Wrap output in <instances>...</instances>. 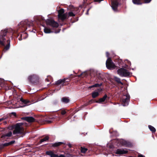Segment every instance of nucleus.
<instances>
[{"instance_id": "nucleus-42", "label": "nucleus", "mask_w": 157, "mask_h": 157, "mask_svg": "<svg viewBox=\"0 0 157 157\" xmlns=\"http://www.w3.org/2000/svg\"><path fill=\"white\" fill-rule=\"evenodd\" d=\"M95 101L93 99H91L90 100L88 101V102L89 103V104H92V103H94V102H96V101Z\"/></svg>"}, {"instance_id": "nucleus-30", "label": "nucleus", "mask_w": 157, "mask_h": 157, "mask_svg": "<svg viewBox=\"0 0 157 157\" xmlns=\"http://www.w3.org/2000/svg\"><path fill=\"white\" fill-rule=\"evenodd\" d=\"M49 137L48 136H45V137L43 138V139H41L40 140V143H42L43 142L46 141L47 140H48L49 139Z\"/></svg>"}, {"instance_id": "nucleus-16", "label": "nucleus", "mask_w": 157, "mask_h": 157, "mask_svg": "<svg viewBox=\"0 0 157 157\" xmlns=\"http://www.w3.org/2000/svg\"><path fill=\"white\" fill-rule=\"evenodd\" d=\"M128 152V151L126 150H124V149H117L115 152V153L118 155H122L127 154Z\"/></svg>"}, {"instance_id": "nucleus-3", "label": "nucleus", "mask_w": 157, "mask_h": 157, "mask_svg": "<svg viewBox=\"0 0 157 157\" xmlns=\"http://www.w3.org/2000/svg\"><path fill=\"white\" fill-rule=\"evenodd\" d=\"M29 82L32 84H37L39 82V78L38 76L36 74L30 75L28 78Z\"/></svg>"}, {"instance_id": "nucleus-33", "label": "nucleus", "mask_w": 157, "mask_h": 157, "mask_svg": "<svg viewBox=\"0 0 157 157\" xmlns=\"http://www.w3.org/2000/svg\"><path fill=\"white\" fill-rule=\"evenodd\" d=\"M44 32L46 33H49L52 32L50 29L47 28H44Z\"/></svg>"}, {"instance_id": "nucleus-45", "label": "nucleus", "mask_w": 157, "mask_h": 157, "mask_svg": "<svg viewBox=\"0 0 157 157\" xmlns=\"http://www.w3.org/2000/svg\"><path fill=\"white\" fill-rule=\"evenodd\" d=\"M4 84L2 82H0V87H2L4 86Z\"/></svg>"}, {"instance_id": "nucleus-53", "label": "nucleus", "mask_w": 157, "mask_h": 157, "mask_svg": "<svg viewBox=\"0 0 157 157\" xmlns=\"http://www.w3.org/2000/svg\"><path fill=\"white\" fill-rule=\"evenodd\" d=\"M85 106H87L88 105H90L89 103L88 102H87V103H86L85 104H84Z\"/></svg>"}, {"instance_id": "nucleus-5", "label": "nucleus", "mask_w": 157, "mask_h": 157, "mask_svg": "<svg viewBox=\"0 0 157 157\" xmlns=\"http://www.w3.org/2000/svg\"><path fill=\"white\" fill-rule=\"evenodd\" d=\"M117 73L121 76L127 77L129 76L130 73L128 71L124 68H122L117 70Z\"/></svg>"}, {"instance_id": "nucleus-48", "label": "nucleus", "mask_w": 157, "mask_h": 157, "mask_svg": "<svg viewBox=\"0 0 157 157\" xmlns=\"http://www.w3.org/2000/svg\"><path fill=\"white\" fill-rule=\"evenodd\" d=\"M98 92H100L102 90V89L101 88H99L98 89Z\"/></svg>"}, {"instance_id": "nucleus-8", "label": "nucleus", "mask_w": 157, "mask_h": 157, "mask_svg": "<svg viewBox=\"0 0 157 157\" xmlns=\"http://www.w3.org/2000/svg\"><path fill=\"white\" fill-rule=\"evenodd\" d=\"M106 65L107 68L109 69L114 68L115 67V65L110 58H108L106 60Z\"/></svg>"}, {"instance_id": "nucleus-27", "label": "nucleus", "mask_w": 157, "mask_h": 157, "mask_svg": "<svg viewBox=\"0 0 157 157\" xmlns=\"http://www.w3.org/2000/svg\"><path fill=\"white\" fill-rule=\"evenodd\" d=\"M132 2L135 4L141 5L142 4L141 0H132Z\"/></svg>"}, {"instance_id": "nucleus-37", "label": "nucleus", "mask_w": 157, "mask_h": 157, "mask_svg": "<svg viewBox=\"0 0 157 157\" xmlns=\"http://www.w3.org/2000/svg\"><path fill=\"white\" fill-rule=\"evenodd\" d=\"M59 113L62 115H64L67 112L65 109H61L59 110Z\"/></svg>"}, {"instance_id": "nucleus-20", "label": "nucleus", "mask_w": 157, "mask_h": 157, "mask_svg": "<svg viewBox=\"0 0 157 157\" xmlns=\"http://www.w3.org/2000/svg\"><path fill=\"white\" fill-rule=\"evenodd\" d=\"M113 79L118 84H121L122 85H123L124 84L121 81L120 78L116 76H114Z\"/></svg>"}, {"instance_id": "nucleus-15", "label": "nucleus", "mask_w": 157, "mask_h": 157, "mask_svg": "<svg viewBox=\"0 0 157 157\" xmlns=\"http://www.w3.org/2000/svg\"><path fill=\"white\" fill-rule=\"evenodd\" d=\"M118 5L119 3L116 0L112 1V7L114 11L116 10H117Z\"/></svg>"}, {"instance_id": "nucleus-1", "label": "nucleus", "mask_w": 157, "mask_h": 157, "mask_svg": "<svg viewBox=\"0 0 157 157\" xmlns=\"http://www.w3.org/2000/svg\"><path fill=\"white\" fill-rule=\"evenodd\" d=\"M8 31L7 29L2 30L0 33V46L4 47L3 52L8 50L10 46V39L8 36Z\"/></svg>"}, {"instance_id": "nucleus-17", "label": "nucleus", "mask_w": 157, "mask_h": 157, "mask_svg": "<svg viewBox=\"0 0 157 157\" xmlns=\"http://www.w3.org/2000/svg\"><path fill=\"white\" fill-rule=\"evenodd\" d=\"M109 97H108L107 94H105L102 98H100L98 101H96V102L101 103L103 102H104L106 99L107 100H109Z\"/></svg>"}, {"instance_id": "nucleus-55", "label": "nucleus", "mask_w": 157, "mask_h": 157, "mask_svg": "<svg viewBox=\"0 0 157 157\" xmlns=\"http://www.w3.org/2000/svg\"><path fill=\"white\" fill-rule=\"evenodd\" d=\"M12 114L13 115H14V116H16V114L15 113H14V112H13V113H12Z\"/></svg>"}, {"instance_id": "nucleus-28", "label": "nucleus", "mask_w": 157, "mask_h": 157, "mask_svg": "<svg viewBox=\"0 0 157 157\" xmlns=\"http://www.w3.org/2000/svg\"><path fill=\"white\" fill-rule=\"evenodd\" d=\"M80 150L81 153H85L88 150V149L84 147H80Z\"/></svg>"}, {"instance_id": "nucleus-10", "label": "nucleus", "mask_w": 157, "mask_h": 157, "mask_svg": "<svg viewBox=\"0 0 157 157\" xmlns=\"http://www.w3.org/2000/svg\"><path fill=\"white\" fill-rule=\"evenodd\" d=\"M130 100V96L128 95H124L122 99V103L123 105L126 106L128 105Z\"/></svg>"}, {"instance_id": "nucleus-43", "label": "nucleus", "mask_w": 157, "mask_h": 157, "mask_svg": "<svg viewBox=\"0 0 157 157\" xmlns=\"http://www.w3.org/2000/svg\"><path fill=\"white\" fill-rule=\"evenodd\" d=\"M48 78L45 79V80L47 82L50 81V79H51V77L50 76H48Z\"/></svg>"}, {"instance_id": "nucleus-46", "label": "nucleus", "mask_w": 157, "mask_h": 157, "mask_svg": "<svg viewBox=\"0 0 157 157\" xmlns=\"http://www.w3.org/2000/svg\"><path fill=\"white\" fill-rule=\"evenodd\" d=\"M60 29H58L55 32V33H59L60 32Z\"/></svg>"}, {"instance_id": "nucleus-24", "label": "nucleus", "mask_w": 157, "mask_h": 157, "mask_svg": "<svg viewBox=\"0 0 157 157\" xmlns=\"http://www.w3.org/2000/svg\"><path fill=\"white\" fill-rule=\"evenodd\" d=\"M58 17L59 19H60L62 21H63L67 18V15L65 14L59 15Z\"/></svg>"}, {"instance_id": "nucleus-32", "label": "nucleus", "mask_w": 157, "mask_h": 157, "mask_svg": "<svg viewBox=\"0 0 157 157\" xmlns=\"http://www.w3.org/2000/svg\"><path fill=\"white\" fill-rule=\"evenodd\" d=\"M99 93L98 92H94L92 94V96L93 98H95L99 95Z\"/></svg>"}, {"instance_id": "nucleus-18", "label": "nucleus", "mask_w": 157, "mask_h": 157, "mask_svg": "<svg viewBox=\"0 0 157 157\" xmlns=\"http://www.w3.org/2000/svg\"><path fill=\"white\" fill-rule=\"evenodd\" d=\"M19 100L21 102L22 104L24 105L22 106L23 107L28 105L29 104H28L30 103L29 101L24 99L22 97L21 98H19Z\"/></svg>"}, {"instance_id": "nucleus-13", "label": "nucleus", "mask_w": 157, "mask_h": 157, "mask_svg": "<svg viewBox=\"0 0 157 157\" xmlns=\"http://www.w3.org/2000/svg\"><path fill=\"white\" fill-rule=\"evenodd\" d=\"M21 119L29 122H33L35 121V119L32 117H26L21 118Z\"/></svg>"}, {"instance_id": "nucleus-57", "label": "nucleus", "mask_w": 157, "mask_h": 157, "mask_svg": "<svg viewBox=\"0 0 157 157\" xmlns=\"http://www.w3.org/2000/svg\"><path fill=\"white\" fill-rule=\"evenodd\" d=\"M3 123H4V124H7V122L6 121H5Z\"/></svg>"}, {"instance_id": "nucleus-49", "label": "nucleus", "mask_w": 157, "mask_h": 157, "mask_svg": "<svg viewBox=\"0 0 157 157\" xmlns=\"http://www.w3.org/2000/svg\"><path fill=\"white\" fill-rule=\"evenodd\" d=\"M138 157H144V156L140 154L138 155Z\"/></svg>"}, {"instance_id": "nucleus-41", "label": "nucleus", "mask_w": 157, "mask_h": 157, "mask_svg": "<svg viewBox=\"0 0 157 157\" xmlns=\"http://www.w3.org/2000/svg\"><path fill=\"white\" fill-rule=\"evenodd\" d=\"M6 147V146H4V144H0V150H2L5 147Z\"/></svg>"}, {"instance_id": "nucleus-25", "label": "nucleus", "mask_w": 157, "mask_h": 157, "mask_svg": "<svg viewBox=\"0 0 157 157\" xmlns=\"http://www.w3.org/2000/svg\"><path fill=\"white\" fill-rule=\"evenodd\" d=\"M15 143V141L14 140L10 141L8 143H6L4 144V146L6 147L10 145H12L14 144Z\"/></svg>"}, {"instance_id": "nucleus-58", "label": "nucleus", "mask_w": 157, "mask_h": 157, "mask_svg": "<svg viewBox=\"0 0 157 157\" xmlns=\"http://www.w3.org/2000/svg\"><path fill=\"white\" fill-rule=\"evenodd\" d=\"M36 31V30H34V29H33V31H32V32H33V33H35V31Z\"/></svg>"}, {"instance_id": "nucleus-47", "label": "nucleus", "mask_w": 157, "mask_h": 157, "mask_svg": "<svg viewBox=\"0 0 157 157\" xmlns=\"http://www.w3.org/2000/svg\"><path fill=\"white\" fill-rule=\"evenodd\" d=\"M90 8H89L87 10V11L86 13V15H88L89 14V10H90Z\"/></svg>"}, {"instance_id": "nucleus-6", "label": "nucleus", "mask_w": 157, "mask_h": 157, "mask_svg": "<svg viewBox=\"0 0 157 157\" xmlns=\"http://www.w3.org/2000/svg\"><path fill=\"white\" fill-rule=\"evenodd\" d=\"M117 73L121 76L127 77L129 76L130 73L128 71L124 68H122L117 70Z\"/></svg>"}, {"instance_id": "nucleus-9", "label": "nucleus", "mask_w": 157, "mask_h": 157, "mask_svg": "<svg viewBox=\"0 0 157 157\" xmlns=\"http://www.w3.org/2000/svg\"><path fill=\"white\" fill-rule=\"evenodd\" d=\"M46 22L48 24L53 28H57L59 26L58 23L53 20L48 19Z\"/></svg>"}, {"instance_id": "nucleus-12", "label": "nucleus", "mask_w": 157, "mask_h": 157, "mask_svg": "<svg viewBox=\"0 0 157 157\" xmlns=\"http://www.w3.org/2000/svg\"><path fill=\"white\" fill-rule=\"evenodd\" d=\"M55 118L52 116H46L44 119V121L47 123L50 124L52 122Z\"/></svg>"}, {"instance_id": "nucleus-56", "label": "nucleus", "mask_w": 157, "mask_h": 157, "mask_svg": "<svg viewBox=\"0 0 157 157\" xmlns=\"http://www.w3.org/2000/svg\"><path fill=\"white\" fill-rule=\"evenodd\" d=\"M4 119L3 118H0V122L2 121Z\"/></svg>"}, {"instance_id": "nucleus-35", "label": "nucleus", "mask_w": 157, "mask_h": 157, "mask_svg": "<svg viewBox=\"0 0 157 157\" xmlns=\"http://www.w3.org/2000/svg\"><path fill=\"white\" fill-rule=\"evenodd\" d=\"M69 149L67 150H66L65 152V157H71V155L68 152Z\"/></svg>"}, {"instance_id": "nucleus-36", "label": "nucleus", "mask_w": 157, "mask_h": 157, "mask_svg": "<svg viewBox=\"0 0 157 157\" xmlns=\"http://www.w3.org/2000/svg\"><path fill=\"white\" fill-rule=\"evenodd\" d=\"M64 10L63 9H61L59 10L58 11V16H59V15H62L63 14V13H64Z\"/></svg>"}, {"instance_id": "nucleus-23", "label": "nucleus", "mask_w": 157, "mask_h": 157, "mask_svg": "<svg viewBox=\"0 0 157 157\" xmlns=\"http://www.w3.org/2000/svg\"><path fill=\"white\" fill-rule=\"evenodd\" d=\"M120 144L123 145L129 146V143L125 140H121L120 141Z\"/></svg>"}, {"instance_id": "nucleus-14", "label": "nucleus", "mask_w": 157, "mask_h": 157, "mask_svg": "<svg viewBox=\"0 0 157 157\" xmlns=\"http://www.w3.org/2000/svg\"><path fill=\"white\" fill-rule=\"evenodd\" d=\"M12 132L11 131H9L8 132L5 133L2 135L1 137L3 139H7L8 138L12 136Z\"/></svg>"}, {"instance_id": "nucleus-31", "label": "nucleus", "mask_w": 157, "mask_h": 157, "mask_svg": "<svg viewBox=\"0 0 157 157\" xmlns=\"http://www.w3.org/2000/svg\"><path fill=\"white\" fill-rule=\"evenodd\" d=\"M102 85V83H101L100 84L98 83H96L94 85L91 86H89V88H91L94 87H99L101 86Z\"/></svg>"}, {"instance_id": "nucleus-22", "label": "nucleus", "mask_w": 157, "mask_h": 157, "mask_svg": "<svg viewBox=\"0 0 157 157\" xmlns=\"http://www.w3.org/2000/svg\"><path fill=\"white\" fill-rule=\"evenodd\" d=\"M64 143L62 142H56L54 144H51V146L53 147H57Z\"/></svg>"}, {"instance_id": "nucleus-44", "label": "nucleus", "mask_w": 157, "mask_h": 157, "mask_svg": "<svg viewBox=\"0 0 157 157\" xmlns=\"http://www.w3.org/2000/svg\"><path fill=\"white\" fill-rule=\"evenodd\" d=\"M151 1V0H144V3H149Z\"/></svg>"}, {"instance_id": "nucleus-54", "label": "nucleus", "mask_w": 157, "mask_h": 157, "mask_svg": "<svg viewBox=\"0 0 157 157\" xmlns=\"http://www.w3.org/2000/svg\"><path fill=\"white\" fill-rule=\"evenodd\" d=\"M85 106H87L88 105H90L89 103L88 102H87V103H86L85 104H84Z\"/></svg>"}, {"instance_id": "nucleus-19", "label": "nucleus", "mask_w": 157, "mask_h": 157, "mask_svg": "<svg viewBox=\"0 0 157 157\" xmlns=\"http://www.w3.org/2000/svg\"><path fill=\"white\" fill-rule=\"evenodd\" d=\"M46 154L47 155L50 156V157H58V155L54 154V152L52 151H46Z\"/></svg>"}, {"instance_id": "nucleus-7", "label": "nucleus", "mask_w": 157, "mask_h": 157, "mask_svg": "<svg viewBox=\"0 0 157 157\" xmlns=\"http://www.w3.org/2000/svg\"><path fill=\"white\" fill-rule=\"evenodd\" d=\"M65 79H60L57 81L55 82V85L56 86V88L59 87L58 90H59L61 86H66L68 85V83H65Z\"/></svg>"}, {"instance_id": "nucleus-29", "label": "nucleus", "mask_w": 157, "mask_h": 157, "mask_svg": "<svg viewBox=\"0 0 157 157\" xmlns=\"http://www.w3.org/2000/svg\"><path fill=\"white\" fill-rule=\"evenodd\" d=\"M148 128L152 132V133H155L156 131L155 128L151 125H148Z\"/></svg>"}, {"instance_id": "nucleus-21", "label": "nucleus", "mask_w": 157, "mask_h": 157, "mask_svg": "<svg viewBox=\"0 0 157 157\" xmlns=\"http://www.w3.org/2000/svg\"><path fill=\"white\" fill-rule=\"evenodd\" d=\"M61 101L64 104H67L70 102V100L68 97H63L61 98Z\"/></svg>"}, {"instance_id": "nucleus-51", "label": "nucleus", "mask_w": 157, "mask_h": 157, "mask_svg": "<svg viewBox=\"0 0 157 157\" xmlns=\"http://www.w3.org/2000/svg\"><path fill=\"white\" fill-rule=\"evenodd\" d=\"M58 157H65L64 155L61 154L59 155V156H58Z\"/></svg>"}, {"instance_id": "nucleus-4", "label": "nucleus", "mask_w": 157, "mask_h": 157, "mask_svg": "<svg viewBox=\"0 0 157 157\" xmlns=\"http://www.w3.org/2000/svg\"><path fill=\"white\" fill-rule=\"evenodd\" d=\"M22 124L17 123L14 125V130L13 132V134L16 135L19 133H21L23 131V128L21 127Z\"/></svg>"}, {"instance_id": "nucleus-34", "label": "nucleus", "mask_w": 157, "mask_h": 157, "mask_svg": "<svg viewBox=\"0 0 157 157\" xmlns=\"http://www.w3.org/2000/svg\"><path fill=\"white\" fill-rule=\"evenodd\" d=\"M29 22H31V25L29 26V25L27 26V28L28 29H28V31L30 32H32L33 31V29L32 26H31L32 25V22L30 21H29Z\"/></svg>"}, {"instance_id": "nucleus-38", "label": "nucleus", "mask_w": 157, "mask_h": 157, "mask_svg": "<svg viewBox=\"0 0 157 157\" xmlns=\"http://www.w3.org/2000/svg\"><path fill=\"white\" fill-rule=\"evenodd\" d=\"M64 79H65V83H68V82H70L71 80L70 78H64Z\"/></svg>"}, {"instance_id": "nucleus-26", "label": "nucleus", "mask_w": 157, "mask_h": 157, "mask_svg": "<svg viewBox=\"0 0 157 157\" xmlns=\"http://www.w3.org/2000/svg\"><path fill=\"white\" fill-rule=\"evenodd\" d=\"M36 19L39 22H41L42 21H44V17L42 16H39L36 17Z\"/></svg>"}, {"instance_id": "nucleus-11", "label": "nucleus", "mask_w": 157, "mask_h": 157, "mask_svg": "<svg viewBox=\"0 0 157 157\" xmlns=\"http://www.w3.org/2000/svg\"><path fill=\"white\" fill-rule=\"evenodd\" d=\"M86 6V3L85 2L84 0V1L83 2V3L82 4H81L79 6V7H74L73 6H72L74 10H73V11H75L76 12V13H78L80 10L79 9V8H80L81 9L82 8H85Z\"/></svg>"}, {"instance_id": "nucleus-2", "label": "nucleus", "mask_w": 157, "mask_h": 157, "mask_svg": "<svg viewBox=\"0 0 157 157\" xmlns=\"http://www.w3.org/2000/svg\"><path fill=\"white\" fill-rule=\"evenodd\" d=\"M31 24V23L28 20H25L24 21H21L18 24V32L21 31L22 33H19L18 35V36L19 37L18 40H21L22 39H25L26 38L28 35L26 33H24V32L27 30L28 28H27V26L29 25V26Z\"/></svg>"}, {"instance_id": "nucleus-50", "label": "nucleus", "mask_w": 157, "mask_h": 157, "mask_svg": "<svg viewBox=\"0 0 157 157\" xmlns=\"http://www.w3.org/2000/svg\"><path fill=\"white\" fill-rule=\"evenodd\" d=\"M109 52H106V56L108 57H109Z\"/></svg>"}, {"instance_id": "nucleus-40", "label": "nucleus", "mask_w": 157, "mask_h": 157, "mask_svg": "<svg viewBox=\"0 0 157 157\" xmlns=\"http://www.w3.org/2000/svg\"><path fill=\"white\" fill-rule=\"evenodd\" d=\"M68 15L70 16L74 17L75 16V15L72 12H70L68 13Z\"/></svg>"}, {"instance_id": "nucleus-52", "label": "nucleus", "mask_w": 157, "mask_h": 157, "mask_svg": "<svg viewBox=\"0 0 157 157\" xmlns=\"http://www.w3.org/2000/svg\"><path fill=\"white\" fill-rule=\"evenodd\" d=\"M68 146L70 148H71L72 147V145L71 144H68Z\"/></svg>"}, {"instance_id": "nucleus-39", "label": "nucleus", "mask_w": 157, "mask_h": 157, "mask_svg": "<svg viewBox=\"0 0 157 157\" xmlns=\"http://www.w3.org/2000/svg\"><path fill=\"white\" fill-rule=\"evenodd\" d=\"M86 75V73L85 72H84L82 73L80 75H79V77H82L83 78L84 77H85Z\"/></svg>"}]
</instances>
